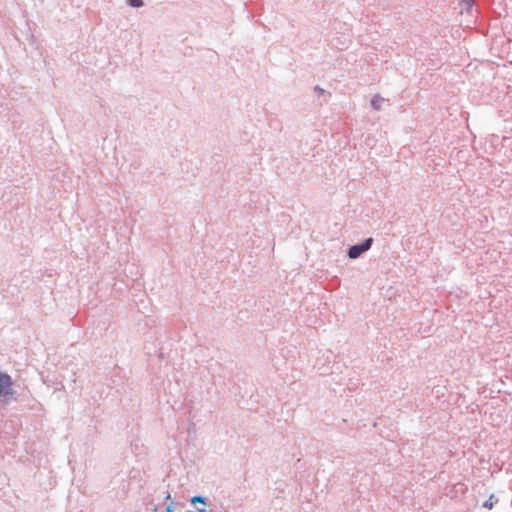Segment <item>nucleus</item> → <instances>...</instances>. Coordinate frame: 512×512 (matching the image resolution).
Instances as JSON below:
<instances>
[{"instance_id":"obj_2","label":"nucleus","mask_w":512,"mask_h":512,"mask_svg":"<svg viewBox=\"0 0 512 512\" xmlns=\"http://www.w3.org/2000/svg\"><path fill=\"white\" fill-rule=\"evenodd\" d=\"M12 379L8 374H0V394L11 395L12 394Z\"/></svg>"},{"instance_id":"obj_1","label":"nucleus","mask_w":512,"mask_h":512,"mask_svg":"<svg viewBox=\"0 0 512 512\" xmlns=\"http://www.w3.org/2000/svg\"><path fill=\"white\" fill-rule=\"evenodd\" d=\"M371 244L372 239L368 238L363 243L352 246L348 251L349 257L352 259L359 257L363 252L370 248Z\"/></svg>"},{"instance_id":"obj_5","label":"nucleus","mask_w":512,"mask_h":512,"mask_svg":"<svg viewBox=\"0 0 512 512\" xmlns=\"http://www.w3.org/2000/svg\"><path fill=\"white\" fill-rule=\"evenodd\" d=\"M129 4L133 7H141L143 5L142 0H128Z\"/></svg>"},{"instance_id":"obj_3","label":"nucleus","mask_w":512,"mask_h":512,"mask_svg":"<svg viewBox=\"0 0 512 512\" xmlns=\"http://www.w3.org/2000/svg\"><path fill=\"white\" fill-rule=\"evenodd\" d=\"M384 102V99L383 98H380V97H375L372 99L371 101V104L372 106L375 108V109H380L381 108V103Z\"/></svg>"},{"instance_id":"obj_4","label":"nucleus","mask_w":512,"mask_h":512,"mask_svg":"<svg viewBox=\"0 0 512 512\" xmlns=\"http://www.w3.org/2000/svg\"><path fill=\"white\" fill-rule=\"evenodd\" d=\"M191 502H192V504H196V503H202V504H204V503H205V499H204L202 496H194V497L191 499Z\"/></svg>"},{"instance_id":"obj_6","label":"nucleus","mask_w":512,"mask_h":512,"mask_svg":"<svg viewBox=\"0 0 512 512\" xmlns=\"http://www.w3.org/2000/svg\"><path fill=\"white\" fill-rule=\"evenodd\" d=\"M492 497H493V496H491L489 500H487V501H485V502H484L483 506H484L485 508H488V509H492V508H493Z\"/></svg>"}]
</instances>
